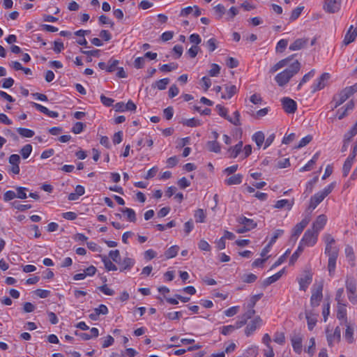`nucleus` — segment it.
Wrapping results in <instances>:
<instances>
[{"label": "nucleus", "instance_id": "obj_24", "mask_svg": "<svg viewBox=\"0 0 357 357\" xmlns=\"http://www.w3.org/2000/svg\"><path fill=\"white\" fill-rule=\"evenodd\" d=\"M243 176L240 174H235L227 178L225 183L227 185H238L242 182Z\"/></svg>", "mask_w": 357, "mask_h": 357}, {"label": "nucleus", "instance_id": "obj_10", "mask_svg": "<svg viewBox=\"0 0 357 357\" xmlns=\"http://www.w3.org/2000/svg\"><path fill=\"white\" fill-rule=\"evenodd\" d=\"M330 79L329 73H324L313 84L312 92L319 91L325 87L328 80Z\"/></svg>", "mask_w": 357, "mask_h": 357}, {"label": "nucleus", "instance_id": "obj_7", "mask_svg": "<svg viewBox=\"0 0 357 357\" xmlns=\"http://www.w3.org/2000/svg\"><path fill=\"white\" fill-rule=\"evenodd\" d=\"M310 218L306 217L304 219H303L299 223L296 224L294 227L292 234L291 236V241L295 242L298 236L302 233L305 227L308 225L310 222Z\"/></svg>", "mask_w": 357, "mask_h": 357}, {"label": "nucleus", "instance_id": "obj_55", "mask_svg": "<svg viewBox=\"0 0 357 357\" xmlns=\"http://www.w3.org/2000/svg\"><path fill=\"white\" fill-rule=\"evenodd\" d=\"M257 276L253 273L245 274L242 277V280L246 283H252L256 281Z\"/></svg>", "mask_w": 357, "mask_h": 357}, {"label": "nucleus", "instance_id": "obj_20", "mask_svg": "<svg viewBox=\"0 0 357 357\" xmlns=\"http://www.w3.org/2000/svg\"><path fill=\"white\" fill-rule=\"evenodd\" d=\"M120 265V271L130 270L135 264V260L130 257H126L118 263Z\"/></svg>", "mask_w": 357, "mask_h": 357}, {"label": "nucleus", "instance_id": "obj_39", "mask_svg": "<svg viewBox=\"0 0 357 357\" xmlns=\"http://www.w3.org/2000/svg\"><path fill=\"white\" fill-rule=\"evenodd\" d=\"M303 251V246L301 245V244H299L297 250L293 253V255H291V257L290 258V260H289L290 265H293L295 263V261L297 260L299 255H301V253Z\"/></svg>", "mask_w": 357, "mask_h": 357}, {"label": "nucleus", "instance_id": "obj_18", "mask_svg": "<svg viewBox=\"0 0 357 357\" xmlns=\"http://www.w3.org/2000/svg\"><path fill=\"white\" fill-rule=\"evenodd\" d=\"M224 88L225 89L226 94H222L221 98L223 99H230L238 91L237 87L233 84H225Z\"/></svg>", "mask_w": 357, "mask_h": 357}, {"label": "nucleus", "instance_id": "obj_31", "mask_svg": "<svg viewBox=\"0 0 357 357\" xmlns=\"http://www.w3.org/2000/svg\"><path fill=\"white\" fill-rule=\"evenodd\" d=\"M120 211L126 214L127 218L130 222H135L136 221V215L133 209L129 208H121Z\"/></svg>", "mask_w": 357, "mask_h": 357}, {"label": "nucleus", "instance_id": "obj_25", "mask_svg": "<svg viewBox=\"0 0 357 357\" xmlns=\"http://www.w3.org/2000/svg\"><path fill=\"white\" fill-rule=\"evenodd\" d=\"M346 289L347 293L356 292V281L354 278L347 277L346 280Z\"/></svg>", "mask_w": 357, "mask_h": 357}, {"label": "nucleus", "instance_id": "obj_63", "mask_svg": "<svg viewBox=\"0 0 357 357\" xmlns=\"http://www.w3.org/2000/svg\"><path fill=\"white\" fill-rule=\"evenodd\" d=\"M145 64L144 57H137L134 61V66L137 69L142 68Z\"/></svg>", "mask_w": 357, "mask_h": 357}, {"label": "nucleus", "instance_id": "obj_64", "mask_svg": "<svg viewBox=\"0 0 357 357\" xmlns=\"http://www.w3.org/2000/svg\"><path fill=\"white\" fill-rule=\"evenodd\" d=\"M109 257L115 262L119 263L120 259V252L119 250H111Z\"/></svg>", "mask_w": 357, "mask_h": 357}, {"label": "nucleus", "instance_id": "obj_60", "mask_svg": "<svg viewBox=\"0 0 357 357\" xmlns=\"http://www.w3.org/2000/svg\"><path fill=\"white\" fill-rule=\"evenodd\" d=\"M84 123L82 122H77L72 128V132L75 134H79L84 129Z\"/></svg>", "mask_w": 357, "mask_h": 357}, {"label": "nucleus", "instance_id": "obj_62", "mask_svg": "<svg viewBox=\"0 0 357 357\" xmlns=\"http://www.w3.org/2000/svg\"><path fill=\"white\" fill-rule=\"evenodd\" d=\"M198 248L201 250H204V251H210L211 250V245L208 244V243L207 241H206L205 240H201L199 243H198Z\"/></svg>", "mask_w": 357, "mask_h": 357}, {"label": "nucleus", "instance_id": "obj_32", "mask_svg": "<svg viewBox=\"0 0 357 357\" xmlns=\"http://www.w3.org/2000/svg\"><path fill=\"white\" fill-rule=\"evenodd\" d=\"M264 135L262 132H255L252 136V139L255 142L257 146L260 147L264 142Z\"/></svg>", "mask_w": 357, "mask_h": 357}, {"label": "nucleus", "instance_id": "obj_19", "mask_svg": "<svg viewBox=\"0 0 357 357\" xmlns=\"http://www.w3.org/2000/svg\"><path fill=\"white\" fill-rule=\"evenodd\" d=\"M237 222L239 224L244 225L248 228V229H249V231L257 227V223L252 219H249L244 216L238 218Z\"/></svg>", "mask_w": 357, "mask_h": 357}, {"label": "nucleus", "instance_id": "obj_35", "mask_svg": "<svg viewBox=\"0 0 357 357\" xmlns=\"http://www.w3.org/2000/svg\"><path fill=\"white\" fill-rule=\"evenodd\" d=\"M179 247L177 245H173L170 247L165 253L167 259H170L176 257L178 252Z\"/></svg>", "mask_w": 357, "mask_h": 357}, {"label": "nucleus", "instance_id": "obj_21", "mask_svg": "<svg viewBox=\"0 0 357 357\" xmlns=\"http://www.w3.org/2000/svg\"><path fill=\"white\" fill-rule=\"evenodd\" d=\"M307 41V39H296L292 44L290 45L289 50L291 51L299 50L306 46Z\"/></svg>", "mask_w": 357, "mask_h": 357}, {"label": "nucleus", "instance_id": "obj_49", "mask_svg": "<svg viewBox=\"0 0 357 357\" xmlns=\"http://www.w3.org/2000/svg\"><path fill=\"white\" fill-rule=\"evenodd\" d=\"M263 294H259L254 295L251 297L248 304V308H253L255 305H256L257 302L262 297Z\"/></svg>", "mask_w": 357, "mask_h": 357}, {"label": "nucleus", "instance_id": "obj_40", "mask_svg": "<svg viewBox=\"0 0 357 357\" xmlns=\"http://www.w3.org/2000/svg\"><path fill=\"white\" fill-rule=\"evenodd\" d=\"M16 197L24 199L27 197L26 192L28 191V189L24 187H16Z\"/></svg>", "mask_w": 357, "mask_h": 357}, {"label": "nucleus", "instance_id": "obj_58", "mask_svg": "<svg viewBox=\"0 0 357 357\" xmlns=\"http://www.w3.org/2000/svg\"><path fill=\"white\" fill-rule=\"evenodd\" d=\"M288 45L287 40L281 39L277 44L276 50L280 52H282Z\"/></svg>", "mask_w": 357, "mask_h": 357}, {"label": "nucleus", "instance_id": "obj_28", "mask_svg": "<svg viewBox=\"0 0 357 357\" xmlns=\"http://www.w3.org/2000/svg\"><path fill=\"white\" fill-rule=\"evenodd\" d=\"M102 261L104 264L105 268L107 271H116L117 266L112 263L106 256H101Z\"/></svg>", "mask_w": 357, "mask_h": 357}, {"label": "nucleus", "instance_id": "obj_42", "mask_svg": "<svg viewBox=\"0 0 357 357\" xmlns=\"http://www.w3.org/2000/svg\"><path fill=\"white\" fill-rule=\"evenodd\" d=\"M178 68V64L175 63H170L169 64H163L160 66V70L162 72H170Z\"/></svg>", "mask_w": 357, "mask_h": 357}, {"label": "nucleus", "instance_id": "obj_59", "mask_svg": "<svg viewBox=\"0 0 357 357\" xmlns=\"http://www.w3.org/2000/svg\"><path fill=\"white\" fill-rule=\"evenodd\" d=\"M16 198V192L13 190H8L3 195V200L5 202H9Z\"/></svg>", "mask_w": 357, "mask_h": 357}, {"label": "nucleus", "instance_id": "obj_6", "mask_svg": "<svg viewBox=\"0 0 357 357\" xmlns=\"http://www.w3.org/2000/svg\"><path fill=\"white\" fill-rule=\"evenodd\" d=\"M342 0H324L323 9L327 13H337L341 8Z\"/></svg>", "mask_w": 357, "mask_h": 357}, {"label": "nucleus", "instance_id": "obj_54", "mask_svg": "<svg viewBox=\"0 0 357 357\" xmlns=\"http://www.w3.org/2000/svg\"><path fill=\"white\" fill-rule=\"evenodd\" d=\"M220 329V333L224 335H229L235 331L233 325L224 326Z\"/></svg>", "mask_w": 357, "mask_h": 357}, {"label": "nucleus", "instance_id": "obj_15", "mask_svg": "<svg viewBox=\"0 0 357 357\" xmlns=\"http://www.w3.org/2000/svg\"><path fill=\"white\" fill-rule=\"evenodd\" d=\"M327 221V218L322 214L319 215L312 224V229L319 234V232L324 227Z\"/></svg>", "mask_w": 357, "mask_h": 357}, {"label": "nucleus", "instance_id": "obj_16", "mask_svg": "<svg viewBox=\"0 0 357 357\" xmlns=\"http://www.w3.org/2000/svg\"><path fill=\"white\" fill-rule=\"evenodd\" d=\"M327 333V341L329 346H332L333 342H339L341 338V329L339 326L335 328L333 334L328 333V330H326Z\"/></svg>", "mask_w": 357, "mask_h": 357}, {"label": "nucleus", "instance_id": "obj_1", "mask_svg": "<svg viewBox=\"0 0 357 357\" xmlns=\"http://www.w3.org/2000/svg\"><path fill=\"white\" fill-rule=\"evenodd\" d=\"M301 69V63L298 61H294L287 68L278 73L275 80L280 86L286 85L291 77L298 73Z\"/></svg>", "mask_w": 357, "mask_h": 357}, {"label": "nucleus", "instance_id": "obj_38", "mask_svg": "<svg viewBox=\"0 0 357 357\" xmlns=\"http://www.w3.org/2000/svg\"><path fill=\"white\" fill-rule=\"evenodd\" d=\"M207 146L210 151L215 153L220 152V144L216 140L208 142Z\"/></svg>", "mask_w": 357, "mask_h": 357}, {"label": "nucleus", "instance_id": "obj_17", "mask_svg": "<svg viewBox=\"0 0 357 357\" xmlns=\"http://www.w3.org/2000/svg\"><path fill=\"white\" fill-rule=\"evenodd\" d=\"M353 26L351 25L347 33L344 36V38L343 40V43L345 45H347L350 44L351 43L354 42L357 37V29H355L354 31H351L353 29Z\"/></svg>", "mask_w": 357, "mask_h": 357}, {"label": "nucleus", "instance_id": "obj_56", "mask_svg": "<svg viewBox=\"0 0 357 357\" xmlns=\"http://www.w3.org/2000/svg\"><path fill=\"white\" fill-rule=\"evenodd\" d=\"M119 64V61L116 59H110L108 61V65L107 68V72H113L116 70L117 65Z\"/></svg>", "mask_w": 357, "mask_h": 357}, {"label": "nucleus", "instance_id": "obj_11", "mask_svg": "<svg viewBox=\"0 0 357 357\" xmlns=\"http://www.w3.org/2000/svg\"><path fill=\"white\" fill-rule=\"evenodd\" d=\"M302 335L299 333H294L291 337V342L294 351L297 354H301L302 351Z\"/></svg>", "mask_w": 357, "mask_h": 357}, {"label": "nucleus", "instance_id": "obj_2", "mask_svg": "<svg viewBox=\"0 0 357 357\" xmlns=\"http://www.w3.org/2000/svg\"><path fill=\"white\" fill-rule=\"evenodd\" d=\"M335 183H332L325 188L323 190L318 192L311 197L309 208L314 209L319 204H320L326 197H327L333 190Z\"/></svg>", "mask_w": 357, "mask_h": 357}, {"label": "nucleus", "instance_id": "obj_33", "mask_svg": "<svg viewBox=\"0 0 357 357\" xmlns=\"http://www.w3.org/2000/svg\"><path fill=\"white\" fill-rule=\"evenodd\" d=\"M17 131L23 137L30 138L35 135L34 131L28 128H19L17 129Z\"/></svg>", "mask_w": 357, "mask_h": 357}, {"label": "nucleus", "instance_id": "obj_52", "mask_svg": "<svg viewBox=\"0 0 357 357\" xmlns=\"http://www.w3.org/2000/svg\"><path fill=\"white\" fill-rule=\"evenodd\" d=\"M14 208L17 209L20 211H24L27 209H29L31 208V205L30 204H20L17 203V202H14L11 204Z\"/></svg>", "mask_w": 357, "mask_h": 357}, {"label": "nucleus", "instance_id": "obj_37", "mask_svg": "<svg viewBox=\"0 0 357 357\" xmlns=\"http://www.w3.org/2000/svg\"><path fill=\"white\" fill-rule=\"evenodd\" d=\"M283 273H284V269H282V271H280L275 275L268 278L265 282L266 284L269 285V284L278 281L282 277Z\"/></svg>", "mask_w": 357, "mask_h": 357}, {"label": "nucleus", "instance_id": "obj_4", "mask_svg": "<svg viewBox=\"0 0 357 357\" xmlns=\"http://www.w3.org/2000/svg\"><path fill=\"white\" fill-rule=\"evenodd\" d=\"M323 283L320 282L318 284H315L312 290V296L310 298V305L312 307H315L319 305L320 302L323 298Z\"/></svg>", "mask_w": 357, "mask_h": 357}, {"label": "nucleus", "instance_id": "obj_12", "mask_svg": "<svg viewBox=\"0 0 357 357\" xmlns=\"http://www.w3.org/2000/svg\"><path fill=\"white\" fill-rule=\"evenodd\" d=\"M312 281V275L310 272L305 273V275L298 280L300 290L305 291Z\"/></svg>", "mask_w": 357, "mask_h": 357}, {"label": "nucleus", "instance_id": "obj_51", "mask_svg": "<svg viewBox=\"0 0 357 357\" xmlns=\"http://www.w3.org/2000/svg\"><path fill=\"white\" fill-rule=\"evenodd\" d=\"M273 340L279 344H283L285 342V337L284 333L280 332L275 333Z\"/></svg>", "mask_w": 357, "mask_h": 357}, {"label": "nucleus", "instance_id": "obj_44", "mask_svg": "<svg viewBox=\"0 0 357 357\" xmlns=\"http://www.w3.org/2000/svg\"><path fill=\"white\" fill-rule=\"evenodd\" d=\"M335 301H337V304L345 303L343 288H340L337 290L335 294Z\"/></svg>", "mask_w": 357, "mask_h": 357}, {"label": "nucleus", "instance_id": "obj_26", "mask_svg": "<svg viewBox=\"0 0 357 357\" xmlns=\"http://www.w3.org/2000/svg\"><path fill=\"white\" fill-rule=\"evenodd\" d=\"M305 317L307 321L308 329L312 331L317 324V316L312 312H307Z\"/></svg>", "mask_w": 357, "mask_h": 357}, {"label": "nucleus", "instance_id": "obj_22", "mask_svg": "<svg viewBox=\"0 0 357 357\" xmlns=\"http://www.w3.org/2000/svg\"><path fill=\"white\" fill-rule=\"evenodd\" d=\"M243 147V142H239L237 144H236L233 147H230L227 152L229 153V157L231 158H236L238 154L241 153Z\"/></svg>", "mask_w": 357, "mask_h": 357}, {"label": "nucleus", "instance_id": "obj_47", "mask_svg": "<svg viewBox=\"0 0 357 357\" xmlns=\"http://www.w3.org/2000/svg\"><path fill=\"white\" fill-rule=\"evenodd\" d=\"M353 162L350 161L349 160H346L342 167V174L343 176L346 177L348 176L350 169L352 167Z\"/></svg>", "mask_w": 357, "mask_h": 357}, {"label": "nucleus", "instance_id": "obj_53", "mask_svg": "<svg viewBox=\"0 0 357 357\" xmlns=\"http://www.w3.org/2000/svg\"><path fill=\"white\" fill-rule=\"evenodd\" d=\"M356 134L357 128L355 126H353V128L344 135V139H345V141L351 142V138Z\"/></svg>", "mask_w": 357, "mask_h": 357}, {"label": "nucleus", "instance_id": "obj_34", "mask_svg": "<svg viewBox=\"0 0 357 357\" xmlns=\"http://www.w3.org/2000/svg\"><path fill=\"white\" fill-rule=\"evenodd\" d=\"M339 250L336 246L333 245H326L325 248V254L328 257L330 256H338Z\"/></svg>", "mask_w": 357, "mask_h": 357}, {"label": "nucleus", "instance_id": "obj_9", "mask_svg": "<svg viewBox=\"0 0 357 357\" xmlns=\"http://www.w3.org/2000/svg\"><path fill=\"white\" fill-rule=\"evenodd\" d=\"M262 324V319L259 316L255 317L245 327V334L247 336L252 335L257 328H259Z\"/></svg>", "mask_w": 357, "mask_h": 357}, {"label": "nucleus", "instance_id": "obj_50", "mask_svg": "<svg viewBox=\"0 0 357 357\" xmlns=\"http://www.w3.org/2000/svg\"><path fill=\"white\" fill-rule=\"evenodd\" d=\"M290 254V250L288 249L284 255H282L280 258L273 264L271 268H274L280 264H282L287 259V256Z\"/></svg>", "mask_w": 357, "mask_h": 357}, {"label": "nucleus", "instance_id": "obj_13", "mask_svg": "<svg viewBox=\"0 0 357 357\" xmlns=\"http://www.w3.org/2000/svg\"><path fill=\"white\" fill-rule=\"evenodd\" d=\"M354 102L353 100L349 101L345 106L341 107L337 111V116L339 120L344 119L348 115L349 111L353 110Z\"/></svg>", "mask_w": 357, "mask_h": 357}, {"label": "nucleus", "instance_id": "obj_3", "mask_svg": "<svg viewBox=\"0 0 357 357\" xmlns=\"http://www.w3.org/2000/svg\"><path fill=\"white\" fill-rule=\"evenodd\" d=\"M356 92H357V82L353 86L345 87L341 90L338 93L333 96V99L341 105Z\"/></svg>", "mask_w": 357, "mask_h": 357}, {"label": "nucleus", "instance_id": "obj_27", "mask_svg": "<svg viewBox=\"0 0 357 357\" xmlns=\"http://www.w3.org/2000/svg\"><path fill=\"white\" fill-rule=\"evenodd\" d=\"M294 200L290 202L288 199H281L276 202L274 207L280 209L287 206V209L290 210L292 208Z\"/></svg>", "mask_w": 357, "mask_h": 357}, {"label": "nucleus", "instance_id": "obj_48", "mask_svg": "<svg viewBox=\"0 0 357 357\" xmlns=\"http://www.w3.org/2000/svg\"><path fill=\"white\" fill-rule=\"evenodd\" d=\"M314 70H312L311 71H310L308 73L305 74L302 79L301 80L300 83L298 84V89H300L301 86L305 84V82H307L310 78H312V77H314Z\"/></svg>", "mask_w": 357, "mask_h": 357}, {"label": "nucleus", "instance_id": "obj_61", "mask_svg": "<svg viewBox=\"0 0 357 357\" xmlns=\"http://www.w3.org/2000/svg\"><path fill=\"white\" fill-rule=\"evenodd\" d=\"M99 22L102 24H109L110 27H113L114 23L107 16L102 15L99 17Z\"/></svg>", "mask_w": 357, "mask_h": 357}, {"label": "nucleus", "instance_id": "obj_45", "mask_svg": "<svg viewBox=\"0 0 357 357\" xmlns=\"http://www.w3.org/2000/svg\"><path fill=\"white\" fill-rule=\"evenodd\" d=\"M211 68L208 71V75L211 77H217L220 73V67L216 63H212Z\"/></svg>", "mask_w": 357, "mask_h": 357}, {"label": "nucleus", "instance_id": "obj_14", "mask_svg": "<svg viewBox=\"0 0 357 357\" xmlns=\"http://www.w3.org/2000/svg\"><path fill=\"white\" fill-rule=\"evenodd\" d=\"M346 307V303L337 304V318L340 321V324H347L348 322Z\"/></svg>", "mask_w": 357, "mask_h": 357}, {"label": "nucleus", "instance_id": "obj_36", "mask_svg": "<svg viewBox=\"0 0 357 357\" xmlns=\"http://www.w3.org/2000/svg\"><path fill=\"white\" fill-rule=\"evenodd\" d=\"M303 9H304V6H298V7L296 8L295 9H294L291 13L289 20L291 22H293V21H295L296 20H297L299 17V16L301 15V12L303 10Z\"/></svg>", "mask_w": 357, "mask_h": 357}, {"label": "nucleus", "instance_id": "obj_41", "mask_svg": "<svg viewBox=\"0 0 357 357\" xmlns=\"http://www.w3.org/2000/svg\"><path fill=\"white\" fill-rule=\"evenodd\" d=\"M32 151V146L31 144H26L20 150V153L24 159H26Z\"/></svg>", "mask_w": 357, "mask_h": 357}, {"label": "nucleus", "instance_id": "obj_29", "mask_svg": "<svg viewBox=\"0 0 357 357\" xmlns=\"http://www.w3.org/2000/svg\"><path fill=\"white\" fill-rule=\"evenodd\" d=\"M169 83V78H163L156 81L154 84H152V86L153 88H157L159 90H165L167 88V86L168 85Z\"/></svg>", "mask_w": 357, "mask_h": 357}, {"label": "nucleus", "instance_id": "obj_8", "mask_svg": "<svg viewBox=\"0 0 357 357\" xmlns=\"http://www.w3.org/2000/svg\"><path fill=\"white\" fill-rule=\"evenodd\" d=\"M281 103L284 110L288 114H294L297 109L296 102L291 98L284 97L281 99Z\"/></svg>", "mask_w": 357, "mask_h": 357}, {"label": "nucleus", "instance_id": "obj_5", "mask_svg": "<svg viewBox=\"0 0 357 357\" xmlns=\"http://www.w3.org/2000/svg\"><path fill=\"white\" fill-rule=\"evenodd\" d=\"M319 234L312 230L308 229L305 232L300 244L303 246H313L317 241Z\"/></svg>", "mask_w": 357, "mask_h": 357}, {"label": "nucleus", "instance_id": "obj_57", "mask_svg": "<svg viewBox=\"0 0 357 357\" xmlns=\"http://www.w3.org/2000/svg\"><path fill=\"white\" fill-rule=\"evenodd\" d=\"M216 109L220 116L225 118V119H228L229 116L227 115V110L225 107L222 106L221 105H216Z\"/></svg>", "mask_w": 357, "mask_h": 357}, {"label": "nucleus", "instance_id": "obj_46", "mask_svg": "<svg viewBox=\"0 0 357 357\" xmlns=\"http://www.w3.org/2000/svg\"><path fill=\"white\" fill-rule=\"evenodd\" d=\"M206 215L203 209H197L195 213V218L197 222H204Z\"/></svg>", "mask_w": 357, "mask_h": 357}, {"label": "nucleus", "instance_id": "obj_30", "mask_svg": "<svg viewBox=\"0 0 357 357\" xmlns=\"http://www.w3.org/2000/svg\"><path fill=\"white\" fill-rule=\"evenodd\" d=\"M337 258V256L328 257V269L329 275L331 276L333 275V274H334V272L335 270Z\"/></svg>", "mask_w": 357, "mask_h": 357}, {"label": "nucleus", "instance_id": "obj_23", "mask_svg": "<svg viewBox=\"0 0 357 357\" xmlns=\"http://www.w3.org/2000/svg\"><path fill=\"white\" fill-rule=\"evenodd\" d=\"M346 326V331L344 333V338L349 343H351L354 341V327L348 321L347 324H342Z\"/></svg>", "mask_w": 357, "mask_h": 357}, {"label": "nucleus", "instance_id": "obj_43", "mask_svg": "<svg viewBox=\"0 0 357 357\" xmlns=\"http://www.w3.org/2000/svg\"><path fill=\"white\" fill-rule=\"evenodd\" d=\"M183 125L186 126L188 127H197L200 125V122L198 119L195 118H192L190 119H185L182 121Z\"/></svg>", "mask_w": 357, "mask_h": 357}]
</instances>
